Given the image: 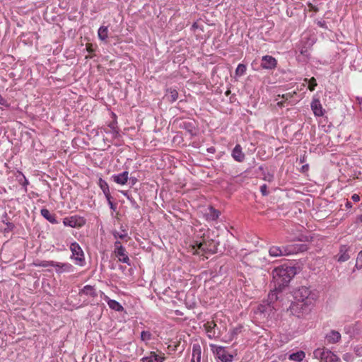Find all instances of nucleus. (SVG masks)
<instances>
[{
	"instance_id": "22",
	"label": "nucleus",
	"mask_w": 362,
	"mask_h": 362,
	"mask_svg": "<svg viewBox=\"0 0 362 362\" xmlns=\"http://www.w3.org/2000/svg\"><path fill=\"white\" fill-rule=\"evenodd\" d=\"M41 215L49 221L51 223L56 224L57 223V221L56 219L55 214H52L48 209H41Z\"/></svg>"
},
{
	"instance_id": "7",
	"label": "nucleus",
	"mask_w": 362,
	"mask_h": 362,
	"mask_svg": "<svg viewBox=\"0 0 362 362\" xmlns=\"http://www.w3.org/2000/svg\"><path fill=\"white\" fill-rule=\"evenodd\" d=\"M189 247L193 254H199L200 252H206L208 251L213 252L212 250L208 247V244L204 239L193 240Z\"/></svg>"
},
{
	"instance_id": "6",
	"label": "nucleus",
	"mask_w": 362,
	"mask_h": 362,
	"mask_svg": "<svg viewBox=\"0 0 362 362\" xmlns=\"http://www.w3.org/2000/svg\"><path fill=\"white\" fill-rule=\"evenodd\" d=\"M71 252V259L74 260L76 264L83 266L86 263L83 251L78 243L74 242L70 245Z\"/></svg>"
},
{
	"instance_id": "38",
	"label": "nucleus",
	"mask_w": 362,
	"mask_h": 362,
	"mask_svg": "<svg viewBox=\"0 0 362 362\" xmlns=\"http://www.w3.org/2000/svg\"><path fill=\"white\" fill-rule=\"evenodd\" d=\"M112 197H111V194L109 196V199L108 198H106L107 202H108V204L109 206H110V209H112V210H115L116 209V206L115 205L112 203Z\"/></svg>"
},
{
	"instance_id": "31",
	"label": "nucleus",
	"mask_w": 362,
	"mask_h": 362,
	"mask_svg": "<svg viewBox=\"0 0 362 362\" xmlns=\"http://www.w3.org/2000/svg\"><path fill=\"white\" fill-rule=\"evenodd\" d=\"M143 362H158V355L153 353V355L144 358Z\"/></svg>"
},
{
	"instance_id": "16",
	"label": "nucleus",
	"mask_w": 362,
	"mask_h": 362,
	"mask_svg": "<svg viewBox=\"0 0 362 362\" xmlns=\"http://www.w3.org/2000/svg\"><path fill=\"white\" fill-rule=\"evenodd\" d=\"M341 334L336 330H331L325 335V339L329 344L338 343L341 340Z\"/></svg>"
},
{
	"instance_id": "29",
	"label": "nucleus",
	"mask_w": 362,
	"mask_h": 362,
	"mask_svg": "<svg viewBox=\"0 0 362 362\" xmlns=\"http://www.w3.org/2000/svg\"><path fill=\"white\" fill-rule=\"evenodd\" d=\"M247 68L246 66L243 64H239L235 69V76H242L246 72Z\"/></svg>"
},
{
	"instance_id": "36",
	"label": "nucleus",
	"mask_w": 362,
	"mask_h": 362,
	"mask_svg": "<svg viewBox=\"0 0 362 362\" xmlns=\"http://www.w3.org/2000/svg\"><path fill=\"white\" fill-rule=\"evenodd\" d=\"M260 192L263 196H267L268 194L267 186L266 185H262L260 187Z\"/></svg>"
},
{
	"instance_id": "43",
	"label": "nucleus",
	"mask_w": 362,
	"mask_h": 362,
	"mask_svg": "<svg viewBox=\"0 0 362 362\" xmlns=\"http://www.w3.org/2000/svg\"><path fill=\"white\" fill-rule=\"evenodd\" d=\"M264 180L268 181V182H272L273 180V175H270V174H268L267 175H266L264 177Z\"/></svg>"
},
{
	"instance_id": "17",
	"label": "nucleus",
	"mask_w": 362,
	"mask_h": 362,
	"mask_svg": "<svg viewBox=\"0 0 362 362\" xmlns=\"http://www.w3.org/2000/svg\"><path fill=\"white\" fill-rule=\"evenodd\" d=\"M113 181L118 185H124L129 179V173L124 171L118 175H114L112 177Z\"/></svg>"
},
{
	"instance_id": "20",
	"label": "nucleus",
	"mask_w": 362,
	"mask_h": 362,
	"mask_svg": "<svg viewBox=\"0 0 362 362\" xmlns=\"http://www.w3.org/2000/svg\"><path fill=\"white\" fill-rule=\"evenodd\" d=\"M103 298L107 303L110 308L116 311H122L123 310V307L117 301L110 299L107 296L104 295Z\"/></svg>"
},
{
	"instance_id": "40",
	"label": "nucleus",
	"mask_w": 362,
	"mask_h": 362,
	"mask_svg": "<svg viewBox=\"0 0 362 362\" xmlns=\"http://www.w3.org/2000/svg\"><path fill=\"white\" fill-rule=\"evenodd\" d=\"M86 49L87 51L89 52V53H92L94 52V49H93V45L90 44V43H88L86 44Z\"/></svg>"
},
{
	"instance_id": "28",
	"label": "nucleus",
	"mask_w": 362,
	"mask_h": 362,
	"mask_svg": "<svg viewBox=\"0 0 362 362\" xmlns=\"http://www.w3.org/2000/svg\"><path fill=\"white\" fill-rule=\"evenodd\" d=\"M304 83L303 86H305V83H308V88L310 91H313L317 86V82L316 79L314 77H312L310 79L304 78Z\"/></svg>"
},
{
	"instance_id": "25",
	"label": "nucleus",
	"mask_w": 362,
	"mask_h": 362,
	"mask_svg": "<svg viewBox=\"0 0 362 362\" xmlns=\"http://www.w3.org/2000/svg\"><path fill=\"white\" fill-rule=\"evenodd\" d=\"M80 293L81 295H86L91 297H94L97 295L94 287L90 285L85 286L80 291Z\"/></svg>"
},
{
	"instance_id": "35",
	"label": "nucleus",
	"mask_w": 362,
	"mask_h": 362,
	"mask_svg": "<svg viewBox=\"0 0 362 362\" xmlns=\"http://www.w3.org/2000/svg\"><path fill=\"white\" fill-rule=\"evenodd\" d=\"M354 351L358 356H362V345H356L354 348Z\"/></svg>"
},
{
	"instance_id": "15",
	"label": "nucleus",
	"mask_w": 362,
	"mask_h": 362,
	"mask_svg": "<svg viewBox=\"0 0 362 362\" xmlns=\"http://www.w3.org/2000/svg\"><path fill=\"white\" fill-rule=\"evenodd\" d=\"M231 156L235 161L238 162H243L245 160V156L240 144L235 145L232 151Z\"/></svg>"
},
{
	"instance_id": "51",
	"label": "nucleus",
	"mask_w": 362,
	"mask_h": 362,
	"mask_svg": "<svg viewBox=\"0 0 362 362\" xmlns=\"http://www.w3.org/2000/svg\"><path fill=\"white\" fill-rule=\"evenodd\" d=\"M196 27H197V23H194V24L192 25V28H196Z\"/></svg>"
},
{
	"instance_id": "26",
	"label": "nucleus",
	"mask_w": 362,
	"mask_h": 362,
	"mask_svg": "<svg viewBox=\"0 0 362 362\" xmlns=\"http://www.w3.org/2000/svg\"><path fill=\"white\" fill-rule=\"evenodd\" d=\"M98 37L100 40L105 41L108 37V28L107 26H101L98 31Z\"/></svg>"
},
{
	"instance_id": "42",
	"label": "nucleus",
	"mask_w": 362,
	"mask_h": 362,
	"mask_svg": "<svg viewBox=\"0 0 362 362\" xmlns=\"http://www.w3.org/2000/svg\"><path fill=\"white\" fill-rule=\"evenodd\" d=\"M149 335L150 334L148 332H142V333H141V338H142L143 340L148 339Z\"/></svg>"
},
{
	"instance_id": "9",
	"label": "nucleus",
	"mask_w": 362,
	"mask_h": 362,
	"mask_svg": "<svg viewBox=\"0 0 362 362\" xmlns=\"http://www.w3.org/2000/svg\"><path fill=\"white\" fill-rule=\"evenodd\" d=\"M313 44V39L303 37L298 46V50L300 54L306 58H308L310 57V49Z\"/></svg>"
},
{
	"instance_id": "13",
	"label": "nucleus",
	"mask_w": 362,
	"mask_h": 362,
	"mask_svg": "<svg viewBox=\"0 0 362 362\" xmlns=\"http://www.w3.org/2000/svg\"><path fill=\"white\" fill-rule=\"evenodd\" d=\"M54 267L57 273H71L74 271V267L69 263H62L54 262Z\"/></svg>"
},
{
	"instance_id": "8",
	"label": "nucleus",
	"mask_w": 362,
	"mask_h": 362,
	"mask_svg": "<svg viewBox=\"0 0 362 362\" xmlns=\"http://www.w3.org/2000/svg\"><path fill=\"white\" fill-rule=\"evenodd\" d=\"M63 223L66 226L71 228H80L85 225L86 220L79 216H71L63 219Z\"/></svg>"
},
{
	"instance_id": "30",
	"label": "nucleus",
	"mask_w": 362,
	"mask_h": 362,
	"mask_svg": "<svg viewBox=\"0 0 362 362\" xmlns=\"http://www.w3.org/2000/svg\"><path fill=\"white\" fill-rule=\"evenodd\" d=\"M355 267L358 269L362 268V250L360 251L357 255Z\"/></svg>"
},
{
	"instance_id": "3",
	"label": "nucleus",
	"mask_w": 362,
	"mask_h": 362,
	"mask_svg": "<svg viewBox=\"0 0 362 362\" xmlns=\"http://www.w3.org/2000/svg\"><path fill=\"white\" fill-rule=\"evenodd\" d=\"M293 297L297 301L302 302L304 305H308L316 300L317 295L310 288L301 286L294 291Z\"/></svg>"
},
{
	"instance_id": "27",
	"label": "nucleus",
	"mask_w": 362,
	"mask_h": 362,
	"mask_svg": "<svg viewBox=\"0 0 362 362\" xmlns=\"http://www.w3.org/2000/svg\"><path fill=\"white\" fill-rule=\"evenodd\" d=\"M108 127L110 129V131L105 130L106 133H107V132L112 133L113 137H115V138L119 136V132H118L116 122H112L110 123L108 125Z\"/></svg>"
},
{
	"instance_id": "47",
	"label": "nucleus",
	"mask_w": 362,
	"mask_h": 362,
	"mask_svg": "<svg viewBox=\"0 0 362 362\" xmlns=\"http://www.w3.org/2000/svg\"><path fill=\"white\" fill-rule=\"evenodd\" d=\"M207 333H208V337L209 338H212L214 337V333L212 334V332H211V330L208 329Z\"/></svg>"
},
{
	"instance_id": "54",
	"label": "nucleus",
	"mask_w": 362,
	"mask_h": 362,
	"mask_svg": "<svg viewBox=\"0 0 362 362\" xmlns=\"http://www.w3.org/2000/svg\"><path fill=\"white\" fill-rule=\"evenodd\" d=\"M25 182L26 185L28 184V181L26 180H25Z\"/></svg>"
},
{
	"instance_id": "2",
	"label": "nucleus",
	"mask_w": 362,
	"mask_h": 362,
	"mask_svg": "<svg viewBox=\"0 0 362 362\" xmlns=\"http://www.w3.org/2000/svg\"><path fill=\"white\" fill-rule=\"evenodd\" d=\"M306 248V245L303 244L288 245L282 247L274 245L269 247V253L272 257H279L296 254L299 251L305 250Z\"/></svg>"
},
{
	"instance_id": "49",
	"label": "nucleus",
	"mask_w": 362,
	"mask_h": 362,
	"mask_svg": "<svg viewBox=\"0 0 362 362\" xmlns=\"http://www.w3.org/2000/svg\"><path fill=\"white\" fill-rule=\"evenodd\" d=\"M164 360H165V356L160 355V361H159V362H163Z\"/></svg>"
},
{
	"instance_id": "45",
	"label": "nucleus",
	"mask_w": 362,
	"mask_h": 362,
	"mask_svg": "<svg viewBox=\"0 0 362 362\" xmlns=\"http://www.w3.org/2000/svg\"><path fill=\"white\" fill-rule=\"evenodd\" d=\"M345 206L346 208L347 209H351L352 207V204L351 202L349 201H346V204H345Z\"/></svg>"
},
{
	"instance_id": "23",
	"label": "nucleus",
	"mask_w": 362,
	"mask_h": 362,
	"mask_svg": "<svg viewBox=\"0 0 362 362\" xmlns=\"http://www.w3.org/2000/svg\"><path fill=\"white\" fill-rule=\"evenodd\" d=\"M98 185L100 188L102 189L105 198L109 199V196L110 195L109 185L107 182L104 180L103 178H100L98 180Z\"/></svg>"
},
{
	"instance_id": "37",
	"label": "nucleus",
	"mask_w": 362,
	"mask_h": 362,
	"mask_svg": "<svg viewBox=\"0 0 362 362\" xmlns=\"http://www.w3.org/2000/svg\"><path fill=\"white\" fill-rule=\"evenodd\" d=\"M114 236L115 238L124 239L127 237V234L126 233L119 234L118 232H115Z\"/></svg>"
},
{
	"instance_id": "50",
	"label": "nucleus",
	"mask_w": 362,
	"mask_h": 362,
	"mask_svg": "<svg viewBox=\"0 0 362 362\" xmlns=\"http://www.w3.org/2000/svg\"><path fill=\"white\" fill-rule=\"evenodd\" d=\"M358 219L362 222V214L358 218Z\"/></svg>"
},
{
	"instance_id": "10",
	"label": "nucleus",
	"mask_w": 362,
	"mask_h": 362,
	"mask_svg": "<svg viewBox=\"0 0 362 362\" xmlns=\"http://www.w3.org/2000/svg\"><path fill=\"white\" fill-rule=\"evenodd\" d=\"M281 289H279V288H276V287H274V289L273 291H272L269 295H268V304H267V308H264V305H261L259 307V310L264 313L266 311V310L268 308V309H276V307L275 305H274V303L278 300L279 297H278V293L279 291H281Z\"/></svg>"
},
{
	"instance_id": "48",
	"label": "nucleus",
	"mask_w": 362,
	"mask_h": 362,
	"mask_svg": "<svg viewBox=\"0 0 362 362\" xmlns=\"http://www.w3.org/2000/svg\"><path fill=\"white\" fill-rule=\"evenodd\" d=\"M121 193H122L123 195H124L125 197H127V199H130V197H129V196L128 195L127 192H126V191H121Z\"/></svg>"
},
{
	"instance_id": "12",
	"label": "nucleus",
	"mask_w": 362,
	"mask_h": 362,
	"mask_svg": "<svg viewBox=\"0 0 362 362\" xmlns=\"http://www.w3.org/2000/svg\"><path fill=\"white\" fill-rule=\"evenodd\" d=\"M310 107L315 117H322L324 115L325 110L322 107L319 98L315 95L313 98Z\"/></svg>"
},
{
	"instance_id": "11",
	"label": "nucleus",
	"mask_w": 362,
	"mask_h": 362,
	"mask_svg": "<svg viewBox=\"0 0 362 362\" xmlns=\"http://www.w3.org/2000/svg\"><path fill=\"white\" fill-rule=\"evenodd\" d=\"M115 253L119 262L129 264V258L127 254L126 250L122 247L119 241L115 243Z\"/></svg>"
},
{
	"instance_id": "1",
	"label": "nucleus",
	"mask_w": 362,
	"mask_h": 362,
	"mask_svg": "<svg viewBox=\"0 0 362 362\" xmlns=\"http://www.w3.org/2000/svg\"><path fill=\"white\" fill-rule=\"evenodd\" d=\"M295 274L296 268L293 267L282 265L275 268L272 271V278L274 287L279 289H282L288 285Z\"/></svg>"
},
{
	"instance_id": "19",
	"label": "nucleus",
	"mask_w": 362,
	"mask_h": 362,
	"mask_svg": "<svg viewBox=\"0 0 362 362\" xmlns=\"http://www.w3.org/2000/svg\"><path fill=\"white\" fill-rule=\"evenodd\" d=\"M350 258L349 254V248L346 245L340 247L339 252L337 255V261L339 262H344Z\"/></svg>"
},
{
	"instance_id": "39",
	"label": "nucleus",
	"mask_w": 362,
	"mask_h": 362,
	"mask_svg": "<svg viewBox=\"0 0 362 362\" xmlns=\"http://www.w3.org/2000/svg\"><path fill=\"white\" fill-rule=\"evenodd\" d=\"M292 338H293V337H292V336H291V337H288V336L282 335V336H281V341L283 343H287V342H288V341H289Z\"/></svg>"
},
{
	"instance_id": "24",
	"label": "nucleus",
	"mask_w": 362,
	"mask_h": 362,
	"mask_svg": "<svg viewBox=\"0 0 362 362\" xmlns=\"http://www.w3.org/2000/svg\"><path fill=\"white\" fill-rule=\"evenodd\" d=\"M305 357V354L303 351H299L289 355L288 358L296 362H301Z\"/></svg>"
},
{
	"instance_id": "46",
	"label": "nucleus",
	"mask_w": 362,
	"mask_h": 362,
	"mask_svg": "<svg viewBox=\"0 0 362 362\" xmlns=\"http://www.w3.org/2000/svg\"><path fill=\"white\" fill-rule=\"evenodd\" d=\"M207 151L211 153H214L215 152V148L214 147H210L207 149Z\"/></svg>"
},
{
	"instance_id": "18",
	"label": "nucleus",
	"mask_w": 362,
	"mask_h": 362,
	"mask_svg": "<svg viewBox=\"0 0 362 362\" xmlns=\"http://www.w3.org/2000/svg\"><path fill=\"white\" fill-rule=\"evenodd\" d=\"M202 356V348L199 344L196 343L192 346L191 362H200Z\"/></svg>"
},
{
	"instance_id": "4",
	"label": "nucleus",
	"mask_w": 362,
	"mask_h": 362,
	"mask_svg": "<svg viewBox=\"0 0 362 362\" xmlns=\"http://www.w3.org/2000/svg\"><path fill=\"white\" fill-rule=\"evenodd\" d=\"M313 358L319 359L320 362H339V357L332 351L323 347L313 351Z\"/></svg>"
},
{
	"instance_id": "32",
	"label": "nucleus",
	"mask_w": 362,
	"mask_h": 362,
	"mask_svg": "<svg viewBox=\"0 0 362 362\" xmlns=\"http://www.w3.org/2000/svg\"><path fill=\"white\" fill-rule=\"evenodd\" d=\"M342 358L346 362H353L354 357L351 354L346 353L343 355Z\"/></svg>"
},
{
	"instance_id": "52",
	"label": "nucleus",
	"mask_w": 362,
	"mask_h": 362,
	"mask_svg": "<svg viewBox=\"0 0 362 362\" xmlns=\"http://www.w3.org/2000/svg\"><path fill=\"white\" fill-rule=\"evenodd\" d=\"M303 168L304 169H306V168H308V165H306V166L303 165Z\"/></svg>"
},
{
	"instance_id": "33",
	"label": "nucleus",
	"mask_w": 362,
	"mask_h": 362,
	"mask_svg": "<svg viewBox=\"0 0 362 362\" xmlns=\"http://www.w3.org/2000/svg\"><path fill=\"white\" fill-rule=\"evenodd\" d=\"M54 261H43L42 262L39 266L47 267H54Z\"/></svg>"
},
{
	"instance_id": "41",
	"label": "nucleus",
	"mask_w": 362,
	"mask_h": 362,
	"mask_svg": "<svg viewBox=\"0 0 362 362\" xmlns=\"http://www.w3.org/2000/svg\"><path fill=\"white\" fill-rule=\"evenodd\" d=\"M351 199L354 202H358L360 201V197L358 194H354L352 196H351Z\"/></svg>"
},
{
	"instance_id": "34",
	"label": "nucleus",
	"mask_w": 362,
	"mask_h": 362,
	"mask_svg": "<svg viewBox=\"0 0 362 362\" xmlns=\"http://www.w3.org/2000/svg\"><path fill=\"white\" fill-rule=\"evenodd\" d=\"M211 217L212 220H215V219L218 218L219 216V214H220L218 211H217L213 208H211Z\"/></svg>"
},
{
	"instance_id": "21",
	"label": "nucleus",
	"mask_w": 362,
	"mask_h": 362,
	"mask_svg": "<svg viewBox=\"0 0 362 362\" xmlns=\"http://www.w3.org/2000/svg\"><path fill=\"white\" fill-rule=\"evenodd\" d=\"M178 93L177 90L169 88L167 89L166 93L163 97V100L170 103H173L177 99Z\"/></svg>"
},
{
	"instance_id": "14",
	"label": "nucleus",
	"mask_w": 362,
	"mask_h": 362,
	"mask_svg": "<svg viewBox=\"0 0 362 362\" xmlns=\"http://www.w3.org/2000/svg\"><path fill=\"white\" fill-rule=\"evenodd\" d=\"M277 62L274 57L265 55L262 59V67L265 69H273L276 66Z\"/></svg>"
},
{
	"instance_id": "53",
	"label": "nucleus",
	"mask_w": 362,
	"mask_h": 362,
	"mask_svg": "<svg viewBox=\"0 0 362 362\" xmlns=\"http://www.w3.org/2000/svg\"><path fill=\"white\" fill-rule=\"evenodd\" d=\"M303 168L304 169H306V168H308V165H306V166L303 165Z\"/></svg>"
},
{
	"instance_id": "5",
	"label": "nucleus",
	"mask_w": 362,
	"mask_h": 362,
	"mask_svg": "<svg viewBox=\"0 0 362 362\" xmlns=\"http://www.w3.org/2000/svg\"><path fill=\"white\" fill-rule=\"evenodd\" d=\"M211 351L216 360L221 362H232L234 358V354H230L226 347L214 344H209Z\"/></svg>"
},
{
	"instance_id": "44",
	"label": "nucleus",
	"mask_w": 362,
	"mask_h": 362,
	"mask_svg": "<svg viewBox=\"0 0 362 362\" xmlns=\"http://www.w3.org/2000/svg\"><path fill=\"white\" fill-rule=\"evenodd\" d=\"M356 100L360 105V110L362 111V97H357Z\"/></svg>"
}]
</instances>
